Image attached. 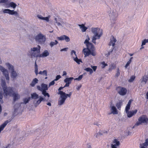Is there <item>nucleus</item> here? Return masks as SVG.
Returning <instances> with one entry per match:
<instances>
[{"label": "nucleus", "instance_id": "56", "mask_svg": "<svg viewBox=\"0 0 148 148\" xmlns=\"http://www.w3.org/2000/svg\"><path fill=\"white\" fill-rule=\"evenodd\" d=\"M66 73L65 71H64L63 72V74L62 75V76L66 75Z\"/></svg>", "mask_w": 148, "mask_h": 148}, {"label": "nucleus", "instance_id": "55", "mask_svg": "<svg viewBox=\"0 0 148 148\" xmlns=\"http://www.w3.org/2000/svg\"><path fill=\"white\" fill-rule=\"evenodd\" d=\"M82 87V86L81 85H80L79 86H78L76 88L77 89V90H79V89L81 87Z\"/></svg>", "mask_w": 148, "mask_h": 148}, {"label": "nucleus", "instance_id": "21", "mask_svg": "<svg viewBox=\"0 0 148 148\" xmlns=\"http://www.w3.org/2000/svg\"><path fill=\"white\" fill-rule=\"evenodd\" d=\"M78 25L79 27H80V29H81L82 31V32H85L86 29H88L87 27L85 26L84 24H79Z\"/></svg>", "mask_w": 148, "mask_h": 148}, {"label": "nucleus", "instance_id": "44", "mask_svg": "<svg viewBox=\"0 0 148 148\" xmlns=\"http://www.w3.org/2000/svg\"><path fill=\"white\" fill-rule=\"evenodd\" d=\"M42 18V20H45L47 22H48L49 21V18L48 17H43Z\"/></svg>", "mask_w": 148, "mask_h": 148}, {"label": "nucleus", "instance_id": "42", "mask_svg": "<svg viewBox=\"0 0 148 148\" xmlns=\"http://www.w3.org/2000/svg\"><path fill=\"white\" fill-rule=\"evenodd\" d=\"M83 77V75H80L78 78H77L76 79L78 81L80 80Z\"/></svg>", "mask_w": 148, "mask_h": 148}, {"label": "nucleus", "instance_id": "48", "mask_svg": "<svg viewBox=\"0 0 148 148\" xmlns=\"http://www.w3.org/2000/svg\"><path fill=\"white\" fill-rule=\"evenodd\" d=\"M43 75L47 76V72L46 70H44L43 71Z\"/></svg>", "mask_w": 148, "mask_h": 148}, {"label": "nucleus", "instance_id": "59", "mask_svg": "<svg viewBox=\"0 0 148 148\" xmlns=\"http://www.w3.org/2000/svg\"><path fill=\"white\" fill-rule=\"evenodd\" d=\"M146 98L148 99V91L146 94Z\"/></svg>", "mask_w": 148, "mask_h": 148}, {"label": "nucleus", "instance_id": "49", "mask_svg": "<svg viewBox=\"0 0 148 148\" xmlns=\"http://www.w3.org/2000/svg\"><path fill=\"white\" fill-rule=\"evenodd\" d=\"M8 0H0V3H5L7 2Z\"/></svg>", "mask_w": 148, "mask_h": 148}, {"label": "nucleus", "instance_id": "32", "mask_svg": "<svg viewBox=\"0 0 148 148\" xmlns=\"http://www.w3.org/2000/svg\"><path fill=\"white\" fill-rule=\"evenodd\" d=\"M31 99V97H29L27 98H25L23 99L24 103L26 104L28 103Z\"/></svg>", "mask_w": 148, "mask_h": 148}, {"label": "nucleus", "instance_id": "19", "mask_svg": "<svg viewBox=\"0 0 148 148\" xmlns=\"http://www.w3.org/2000/svg\"><path fill=\"white\" fill-rule=\"evenodd\" d=\"M116 41V40L115 38L113 36H112L110 39V41L109 43V45H112L114 47Z\"/></svg>", "mask_w": 148, "mask_h": 148}, {"label": "nucleus", "instance_id": "16", "mask_svg": "<svg viewBox=\"0 0 148 148\" xmlns=\"http://www.w3.org/2000/svg\"><path fill=\"white\" fill-rule=\"evenodd\" d=\"M137 109L135 110L134 111H132L126 112L127 114V117L129 118H130L133 115H134L137 112Z\"/></svg>", "mask_w": 148, "mask_h": 148}, {"label": "nucleus", "instance_id": "11", "mask_svg": "<svg viewBox=\"0 0 148 148\" xmlns=\"http://www.w3.org/2000/svg\"><path fill=\"white\" fill-rule=\"evenodd\" d=\"M112 143L111 144V148H117V147L120 145V143L117 139H114L112 141Z\"/></svg>", "mask_w": 148, "mask_h": 148}, {"label": "nucleus", "instance_id": "24", "mask_svg": "<svg viewBox=\"0 0 148 148\" xmlns=\"http://www.w3.org/2000/svg\"><path fill=\"white\" fill-rule=\"evenodd\" d=\"M45 99L42 97H40V98L38 100L35 104V106L36 107L42 101H45Z\"/></svg>", "mask_w": 148, "mask_h": 148}, {"label": "nucleus", "instance_id": "22", "mask_svg": "<svg viewBox=\"0 0 148 148\" xmlns=\"http://www.w3.org/2000/svg\"><path fill=\"white\" fill-rule=\"evenodd\" d=\"M112 113L113 114H117L118 113L117 110L115 106H113L111 107Z\"/></svg>", "mask_w": 148, "mask_h": 148}, {"label": "nucleus", "instance_id": "1", "mask_svg": "<svg viewBox=\"0 0 148 148\" xmlns=\"http://www.w3.org/2000/svg\"><path fill=\"white\" fill-rule=\"evenodd\" d=\"M86 37L87 38L85 40L84 43L86 45L87 48L83 49V53L85 55V57L88 56L90 55L95 56L96 53L95 47L92 44L89 42L90 38L88 35Z\"/></svg>", "mask_w": 148, "mask_h": 148}, {"label": "nucleus", "instance_id": "26", "mask_svg": "<svg viewBox=\"0 0 148 148\" xmlns=\"http://www.w3.org/2000/svg\"><path fill=\"white\" fill-rule=\"evenodd\" d=\"M73 77H70L69 78H66L64 80V82L65 83H71V81L73 79Z\"/></svg>", "mask_w": 148, "mask_h": 148}, {"label": "nucleus", "instance_id": "33", "mask_svg": "<svg viewBox=\"0 0 148 148\" xmlns=\"http://www.w3.org/2000/svg\"><path fill=\"white\" fill-rule=\"evenodd\" d=\"M9 5L13 8H15L16 6V4L13 2H11L9 3Z\"/></svg>", "mask_w": 148, "mask_h": 148}, {"label": "nucleus", "instance_id": "30", "mask_svg": "<svg viewBox=\"0 0 148 148\" xmlns=\"http://www.w3.org/2000/svg\"><path fill=\"white\" fill-rule=\"evenodd\" d=\"M116 67V65L114 64H111L110 66L108 69L109 71H111Z\"/></svg>", "mask_w": 148, "mask_h": 148}, {"label": "nucleus", "instance_id": "35", "mask_svg": "<svg viewBox=\"0 0 148 148\" xmlns=\"http://www.w3.org/2000/svg\"><path fill=\"white\" fill-rule=\"evenodd\" d=\"M84 70L87 72H89L90 74H91L93 72L92 69L89 68H87Z\"/></svg>", "mask_w": 148, "mask_h": 148}, {"label": "nucleus", "instance_id": "36", "mask_svg": "<svg viewBox=\"0 0 148 148\" xmlns=\"http://www.w3.org/2000/svg\"><path fill=\"white\" fill-rule=\"evenodd\" d=\"M42 94L45 96H47L48 97H50V95L48 93L46 92V90H43L42 91Z\"/></svg>", "mask_w": 148, "mask_h": 148}, {"label": "nucleus", "instance_id": "5", "mask_svg": "<svg viewBox=\"0 0 148 148\" xmlns=\"http://www.w3.org/2000/svg\"><path fill=\"white\" fill-rule=\"evenodd\" d=\"M35 39L40 44H43L46 40V36L40 33L35 36Z\"/></svg>", "mask_w": 148, "mask_h": 148}, {"label": "nucleus", "instance_id": "4", "mask_svg": "<svg viewBox=\"0 0 148 148\" xmlns=\"http://www.w3.org/2000/svg\"><path fill=\"white\" fill-rule=\"evenodd\" d=\"M59 93L61 98L58 101V104L59 105L63 104L67 97L70 98L72 94L71 92H69V94H66L63 91H60Z\"/></svg>", "mask_w": 148, "mask_h": 148}, {"label": "nucleus", "instance_id": "34", "mask_svg": "<svg viewBox=\"0 0 148 148\" xmlns=\"http://www.w3.org/2000/svg\"><path fill=\"white\" fill-rule=\"evenodd\" d=\"M35 72L36 75H38V66L36 63V61L35 62Z\"/></svg>", "mask_w": 148, "mask_h": 148}, {"label": "nucleus", "instance_id": "51", "mask_svg": "<svg viewBox=\"0 0 148 148\" xmlns=\"http://www.w3.org/2000/svg\"><path fill=\"white\" fill-rule=\"evenodd\" d=\"M37 17L40 19H41V20H42L43 19L42 18H43V17H42V16L41 15H37Z\"/></svg>", "mask_w": 148, "mask_h": 148}, {"label": "nucleus", "instance_id": "61", "mask_svg": "<svg viewBox=\"0 0 148 148\" xmlns=\"http://www.w3.org/2000/svg\"><path fill=\"white\" fill-rule=\"evenodd\" d=\"M128 66V65H127L126 64L125 65V67L126 68H127V67L128 66Z\"/></svg>", "mask_w": 148, "mask_h": 148}, {"label": "nucleus", "instance_id": "12", "mask_svg": "<svg viewBox=\"0 0 148 148\" xmlns=\"http://www.w3.org/2000/svg\"><path fill=\"white\" fill-rule=\"evenodd\" d=\"M41 87L39 86H37V89L42 91L43 90H46L48 89L47 85V84L42 83L41 84Z\"/></svg>", "mask_w": 148, "mask_h": 148}, {"label": "nucleus", "instance_id": "46", "mask_svg": "<svg viewBox=\"0 0 148 148\" xmlns=\"http://www.w3.org/2000/svg\"><path fill=\"white\" fill-rule=\"evenodd\" d=\"M91 67L93 69L94 71H95L97 69V66H91Z\"/></svg>", "mask_w": 148, "mask_h": 148}, {"label": "nucleus", "instance_id": "29", "mask_svg": "<svg viewBox=\"0 0 148 148\" xmlns=\"http://www.w3.org/2000/svg\"><path fill=\"white\" fill-rule=\"evenodd\" d=\"M32 98L36 99L39 97L38 95L35 93H33L31 95Z\"/></svg>", "mask_w": 148, "mask_h": 148}, {"label": "nucleus", "instance_id": "15", "mask_svg": "<svg viewBox=\"0 0 148 148\" xmlns=\"http://www.w3.org/2000/svg\"><path fill=\"white\" fill-rule=\"evenodd\" d=\"M71 55L72 56H73V54L74 53V55L76 56L75 58L73 57L74 60L77 62L78 64H80V62H82V61L80 59H78V58L77 57V56L76 54V52L74 50H72L71 53Z\"/></svg>", "mask_w": 148, "mask_h": 148}, {"label": "nucleus", "instance_id": "45", "mask_svg": "<svg viewBox=\"0 0 148 148\" xmlns=\"http://www.w3.org/2000/svg\"><path fill=\"white\" fill-rule=\"evenodd\" d=\"M61 77L60 75H57L56 76V78L54 79V80L57 81Z\"/></svg>", "mask_w": 148, "mask_h": 148}, {"label": "nucleus", "instance_id": "27", "mask_svg": "<svg viewBox=\"0 0 148 148\" xmlns=\"http://www.w3.org/2000/svg\"><path fill=\"white\" fill-rule=\"evenodd\" d=\"M148 80V76L144 75L143 77L142 80V82H144L146 84Z\"/></svg>", "mask_w": 148, "mask_h": 148}, {"label": "nucleus", "instance_id": "62", "mask_svg": "<svg viewBox=\"0 0 148 148\" xmlns=\"http://www.w3.org/2000/svg\"><path fill=\"white\" fill-rule=\"evenodd\" d=\"M129 55L130 56H132L133 55V54L129 53Z\"/></svg>", "mask_w": 148, "mask_h": 148}, {"label": "nucleus", "instance_id": "43", "mask_svg": "<svg viewBox=\"0 0 148 148\" xmlns=\"http://www.w3.org/2000/svg\"><path fill=\"white\" fill-rule=\"evenodd\" d=\"M133 57H131L130 59V60L127 62L126 63V64L127 65H128V66H129L130 64L131 63V62H132V59Z\"/></svg>", "mask_w": 148, "mask_h": 148}, {"label": "nucleus", "instance_id": "52", "mask_svg": "<svg viewBox=\"0 0 148 148\" xmlns=\"http://www.w3.org/2000/svg\"><path fill=\"white\" fill-rule=\"evenodd\" d=\"M68 49V48H65L63 49H61L60 50L61 51H66Z\"/></svg>", "mask_w": 148, "mask_h": 148}, {"label": "nucleus", "instance_id": "2", "mask_svg": "<svg viewBox=\"0 0 148 148\" xmlns=\"http://www.w3.org/2000/svg\"><path fill=\"white\" fill-rule=\"evenodd\" d=\"M91 31L94 34L92 38V42L96 44V39H100L103 34V30L98 28L92 27L91 28Z\"/></svg>", "mask_w": 148, "mask_h": 148}, {"label": "nucleus", "instance_id": "57", "mask_svg": "<svg viewBox=\"0 0 148 148\" xmlns=\"http://www.w3.org/2000/svg\"><path fill=\"white\" fill-rule=\"evenodd\" d=\"M43 73V71H40L39 73V74H40V75H42Z\"/></svg>", "mask_w": 148, "mask_h": 148}, {"label": "nucleus", "instance_id": "64", "mask_svg": "<svg viewBox=\"0 0 148 148\" xmlns=\"http://www.w3.org/2000/svg\"><path fill=\"white\" fill-rule=\"evenodd\" d=\"M88 148H91V147L90 145H89Z\"/></svg>", "mask_w": 148, "mask_h": 148}, {"label": "nucleus", "instance_id": "60", "mask_svg": "<svg viewBox=\"0 0 148 148\" xmlns=\"http://www.w3.org/2000/svg\"><path fill=\"white\" fill-rule=\"evenodd\" d=\"M100 134V133H97V135H96V137L97 138L98 137V136Z\"/></svg>", "mask_w": 148, "mask_h": 148}, {"label": "nucleus", "instance_id": "10", "mask_svg": "<svg viewBox=\"0 0 148 148\" xmlns=\"http://www.w3.org/2000/svg\"><path fill=\"white\" fill-rule=\"evenodd\" d=\"M33 53L32 55V56H34V57H47L48 56L49 53L48 52L47 50H45L43 53L41 54H36L35 53Z\"/></svg>", "mask_w": 148, "mask_h": 148}, {"label": "nucleus", "instance_id": "41", "mask_svg": "<svg viewBox=\"0 0 148 148\" xmlns=\"http://www.w3.org/2000/svg\"><path fill=\"white\" fill-rule=\"evenodd\" d=\"M131 107V106L127 105L126 106L125 108V111L126 112H128L129 110L130 109V108Z\"/></svg>", "mask_w": 148, "mask_h": 148}, {"label": "nucleus", "instance_id": "53", "mask_svg": "<svg viewBox=\"0 0 148 148\" xmlns=\"http://www.w3.org/2000/svg\"><path fill=\"white\" fill-rule=\"evenodd\" d=\"M132 100H130L127 103V105L131 106Z\"/></svg>", "mask_w": 148, "mask_h": 148}, {"label": "nucleus", "instance_id": "8", "mask_svg": "<svg viewBox=\"0 0 148 148\" xmlns=\"http://www.w3.org/2000/svg\"><path fill=\"white\" fill-rule=\"evenodd\" d=\"M116 90L118 93L121 95L123 96L125 95L127 92V90L125 88L121 86L117 87Z\"/></svg>", "mask_w": 148, "mask_h": 148}, {"label": "nucleus", "instance_id": "28", "mask_svg": "<svg viewBox=\"0 0 148 148\" xmlns=\"http://www.w3.org/2000/svg\"><path fill=\"white\" fill-rule=\"evenodd\" d=\"M122 104V102L121 101H120L119 102L117 103L116 104V106L117 107V108L120 110L121 108V106Z\"/></svg>", "mask_w": 148, "mask_h": 148}, {"label": "nucleus", "instance_id": "17", "mask_svg": "<svg viewBox=\"0 0 148 148\" xmlns=\"http://www.w3.org/2000/svg\"><path fill=\"white\" fill-rule=\"evenodd\" d=\"M38 47H39L38 48L37 47H34L33 48L31 49V51H33L34 52L36 51V52H33L32 53L31 55V56L32 57H33L32 56V55L33 53H35L36 54H39L40 53V46L39 45H38Z\"/></svg>", "mask_w": 148, "mask_h": 148}, {"label": "nucleus", "instance_id": "38", "mask_svg": "<svg viewBox=\"0 0 148 148\" xmlns=\"http://www.w3.org/2000/svg\"><path fill=\"white\" fill-rule=\"evenodd\" d=\"M120 74V70L119 68H118L117 69L116 73L115 76V77H118Z\"/></svg>", "mask_w": 148, "mask_h": 148}, {"label": "nucleus", "instance_id": "54", "mask_svg": "<svg viewBox=\"0 0 148 148\" xmlns=\"http://www.w3.org/2000/svg\"><path fill=\"white\" fill-rule=\"evenodd\" d=\"M69 84H70V83H68V82L66 83V84L64 86V87H68L69 86Z\"/></svg>", "mask_w": 148, "mask_h": 148}, {"label": "nucleus", "instance_id": "3", "mask_svg": "<svg viewBox=\"0 0 148 148\" xmlns=\"http://www.w3.org/2000/svg\"><path fill=\"white\" fill-rule=\"evenodd\" d=\"M1 85L3 90L4 97L6 98L8 95H10L13 91L12 88L10 87H7L5 81L3 80H2Z\"/></svg>", "mask_w": 148, "mask_h": 148}, {"label": "nucleus", "instance_id": "63", "mask_svg": "<svg viewBox=\"0 0 148 148\" xmlns=\"http://www.w3.org/2000/svg\"><path fill=\"white\" fill-rule=\"evenodd\" d=\"M2 60H1V58H0V64H1L2 63Z\"/></svg>", "mask_w": 148, "mask_h": 148}, {"label": "nucleus", "instance_id": "58", "mask_svg": "<svg viewBox=\"0 0 148 148\" xmlns=\"http://www.w3.org/2000/svg\"><path fill=\"white\" fill-rule=\"evenodd\" d=\"M47 105L49 106H51V103L50 102H48L47 103Z\"/></svg>", "mask_w": 148, "mask_h": 148}, {"label": "nucleus", "instance_id": "39", "mask_svg": "<svg viewBox=\"0 0 148 148\" xmlns=\"http://www.w3.org/2000/svg\"><path fill=\"white\" fill-rule=\"evenodd\" d=\"M135 78V77L134 76H132L129 80V82H132L134 80Z\"/></svg>", "mask_w": 148, "mask_h": 148}, {"label": "nucleus", "instance_id": "47", "mask_svg": "<svg viewBox=\"0 0 148 148\" xmlns=\"http://www.w3.org/2000/svg\"><path fill=\"white\" fill-rule=\"evenodd\" d=\"M64 87H60L59 89H58V95H60V94L59 93V92L60 91H61V90Z\"/></svg>", "mask_w": 148, "mask_h": 148}, {"label": "nucleus", "instance_id": "13", "mask_svg": "<svg viewBox=\"0 0 148 148\" xmlns=\"http://www.w3.org/2000/svg\"><path fill=\"white\" fill-rule=\"evenodd\" d=\"M57 39L58 40H65L66 42H69L70 41V39L69 37L65 35H63L60 37H58Z\"/></svg>", "mask_w": 148, "mask_h": 148}, {"label": "nucleus", "instance_id": "6", "mask_svg": "<svg viewBox=\"0 0 148 148\" xmlns=\"http://www.w3.org/2000/svg\"><path fill=\"white\" fill-rule=\"evenodd\" d=\"M148 121V118L146 116L143 115L140 117L138 119V121L135 124L134 126H137L141 124L142 123H147Z\"/></svg>", "mask_w": 148, "mask_h": 148}, {"label": "nucleus", "instance_id": "50", "mask_svg": "<svg viewBox=\"0 0 148 148\" xmlns=\"http://www.w3.org/2000/svg\"><path fill=\"white\" fill-rule=\"evenodd\" d=\"M55 81V80H54L52 81L51 82H50L49 84V85L51 86V85H53L55 84V82H54Z\"/></svg>", "mask_w": 148, "mask_h": 148}, {"label": "nucleus", "instance_id": "37", "mask_svg": "<svg viewBox=\"0 0 148 148\" xmlns=\"http://www.w3.org/2000/svg\"><path fill=\"white\" fill-rule=\"evenodd\" d=\"M101 64L102 65L101 67L102 69H104L105 67L108 65L107 64L105 63V62L103 61L101 63Z\"/></svg>", "mask_w": 148, "mask_h": 148}, {"label": "nucleus", "instance_id": "40", "mask_svg": "<svg viewBox=\"0 0 148 148\" xmlns=\"http://www.w3.org/2000/svg\"><path fill=\"white\" fill-rule=\"evenodd\" d=\"M148 42V39H145L142 42V46L145 45L146 43Z\"/></svg>", "mask_w": 148, "mask_h": 148}, {"label": "nucleus", "instance_id": "14", "mask_svg": "<svg viewBox=\"0 0 148 148\" xmlns=\"http://www.w3.org/2000/svg\"><path fill=\"white\" fill-rule=\"evenodd\" d=\"M3 12L4 13H8L10 15H17L18 13L16 11H14V10H11L9 9H5L3 11Z\"/></svg>", "mask_w": 148, "mask_h": 148}, {"label": "nucleus", "instance_id": "31", "mask_svg": "<svg viewBox=\"0 0 148 148\" xmlns=\"http://www.w3.org/2000/svg\"><path fill=\"white\" fill-rule=\"evenodd\" d=\"M58 43V42L56 40H55L54 42H51L50 43L49 45L51 47H52L53 46L57 45Z\"/></svg>", "mask_w": 148, "mask_h": 148}, {"label": "nucleus", "instance_id": "23", "mask_svg": "<svg viewBox=\"0 0 148 148\" xmlns=\"http://www.w3.org/2000/svg\"><path fill=\"white\" fill-rule=\"evenodd\" d=\"M38 79L36 78H35L33 79L30 84V85L31 86L34 87L35 86L36 84L38 83Z\"/></svg>", "mask_w": 148, "mask_h": 148}, {"label": "nucleus", "instance_id": "7", "mask_svg": "<svg viewBox=\"0 0 148 148\" xmlns=\"http://www.w3.org/2000/svg\"><path fill=\"white\" fill-rule=\"evenodd\" d=\"M6 65L7 66L8 69L11 71V77L13 78H15L17 76V74L16 72L14 71V68L13 66L10 64L9 63H6Z\"/></svg>", "mask_w": 148, "mask_h": 148}, {"label": "nucleus", "instance_id": "20", "mask_svg": "<svg viewBox=\"0 0 148 148\" xmlns=\"http://www.w3.org/2000/svg\"><path fill=\"white\" fill-rule=\"evenodd\" d=\"M140 148H147V147L148 146V138H147L145 140V142L140 144Z\"/></svg>", "mask_w": 148, "mask_h": 148}, {"label": "nucleus", "instance_id": "18", "mask_svg": "<svg viewBox=\"0 0 148 148\" xmlns=\"http://www.w3.org/2000/svg\"><path fill=\"white\" fill-rule=\"evenodd\" d=\"M12 95L13 97V101L14 102L20 99V96L17 93H15L13 91L12 94L10 96Z\"/></svg>", "mask_w": 148, "mask_h": 148}, {"label": "nucleus", "instance_id": "9", "mask_svg": "<svg viewBox=\"0 0 148 148\" xmlns=\"http://www.w3.org/2000/svg\"><path fill=\"white\" fill-rule=\"evenodd\" d=\"M0 70L6 77L7 81L9 80V77L8 71L1 66H0Z\"/></svg>", "mask_w": 148, "mask_h": 148}, {"label": "nucleus", "instance_id": "25", "mask_svg": "<svg viewBox=\"0 0 148 148\" xmlns=\"http://www.w3.org/2000/svg\"><path fill=\"white\" fill-rule=\"evenodd\" d=\"M3 97L2 90L1 88L0 87V102L1 103H3L2 100Z\"/></svg>", "mask_w": 148, "mask_h": 148}]
</instances>
